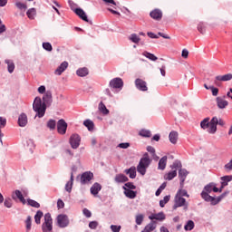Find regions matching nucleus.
Wrapping results in <instances>:
<instances>
[{"label":"nucleus","instance_id":"obj_1","mask_svg":"<svg viewBox=\"0 0 232 232\" xmlns=\"http://www.w3.org/2000/svg\"><path fill=\"white\" fill-rule=\"evenodd\" d=\"M44 101V102H43ZM52 92L47 91L43 96V100L41 97H36L33 103V110L36 113V117L39 119L44 117V113H46V104H52Z\"/></svg>","mask_w":232,"mask_h":232},{"label":"nucleus","instance_id":"obj_2","mask_svg":"<svg viewBox=\"0 0 232 232\" xmlns=\"http://www.w3.org/2000/svg\"><path fill=\"white\" fill-rule=\"evenodd\" d=\"M150 164H151V160L150 159V154L146 152L143 154V157L140 159L139 165L137 166L138 173H140V175H146V169H148Z\"/></svg>","mask_w":232,"mask_h":232},{"label":"nucleus","instance_id":"obj_3","mask_svg":"<svg viewBox=\"0 0 232 232\" xmlns=\"http://www.w3.org/2000/svg\"><path fill=\"white\" fill-rule=\"evenodd\" d=\"M44 221L42 224L43 232H53V219L52 218V214L46 213L44 216Z\"/></svg>","mask_w":232,"mask_h":232},{"label":"nucleus","instance_id":"obj_4","mask_svg":"<svg viewBox=\"0 0 232 232\" xmlns=\"http://www.w3.org/2000/svg\"><path fill=\"white\" fill-rule=\"evenodd\" d=\"M174 206L173 209H177V208H182L184 207L185 209H188V202H186V198L180 197L179 195H176L174 199Z\"/></svg>","mask_w":232,"mask_h":232},{"label":"nucleus","instance_id":"obj_5","mask_svg":"<svg viewBox=\"0 0 232 232\" xmlns=\"http://www.w3.org/2000/svg\"><path fill=\"white\" fill-rule=\"evenodd\" d=\"M201 198L206 200V202H211L212 206H217L220 200H222V198H215L214 197H211L208 192L202 191L201 192Z\"/></svg>","mask_w":232,"mask_h":232},{"label":"nucleus","instance_id":"obj_6","mask_svg":"<svg viewBox=\"0 0 232 232\" xmlns=\"http://www.w3.org/2000/svg\"><path fill=\"white\" fill-rule=\"evenodd\" d=\"M232 79V74L231 73H227V74H225V75H218V76H216L215 77V80H214V84L216 86H222V82H226L227 81H231Z\"/></svg>","mask_w":232,"mask_h":232},{"label":"nucleus","instance_id":"obj_7","mask_svg":"<svg viewBox=\"0 0 232 232\" xmlns=\"http://www.w3.org/2000/svg\"><path fill=\"white\" fill-rule=\"evenodd\" d=\"M57 224L59 227H68L70 224V219L68 218V216L64 214H61L57 217Z\"/></svg>","mask_w":232,"mask_h":232},{"label":"nucleus","instance_id":"obj_8","mask_svg":"<svg viewBox=\"0 0 232 232\" xmlns=\"http://www.w3.org/2000/svg\"><path fill=\"white\" fill-rule=\"evenodd\" d=\"M70 144L73 150H77L81 146V136L79 134H72L70 138Z\"/></svg>","mask_w":232,"mask_h":232},{"label":"nucleus","instance_id":"obj_9","mask_svg":"<svg viewBox=\"0 0 232 232\" xmlns=\"http://www.w3.org/2000/svg\"><path fill=\"white\" fill-rule=\"evenodd\" d=\"M66 130H68V123L62 119L57 122V131L60 133V135H65Z\"/></svg>","mask_w":232,"mask_h":232},{"label":"nucleus","instance_id":"obj_10","mask_svg":"<svg viewBox=\"0 0 232 232\" xmlns=\"http://www.w3.org/2000/svg\"><path fill=\"white\" fill-rule=\"evenodd\" d=\"M135 86L137 90H140V92H148V83L144 82L142 79H136Z\"/></svg>","mask_w":232,"mask_h":232},{"label":"nucleus","instance_id":"obj_11","mask_svg":"<svg viewBox=\"0 0 232 232\" xmlns=\"http://www.w3.org/2000/svg\"><path fill=\"white\" fill-rule=\"evenodd\" d=\"M218 124V118L213 117L208 123V133H217V125Z\"/></svg>","mask_w":232,"mask_h":232},{"label":"nucleus","instance_id":"obj_12","mask_svg":"<svg viewBox=\"0 0 232 232\" xmlns=\"http://www.w3.org/2000/svg\"><path fill=\"white\" fill-rule=\"evenodd\" d=\"M110 86L111 88L115 89L122 88V86H124V82H122V79L121 78H114L110 82Z\"/></svg>","mask_w":232,"mask_h":232},{"label":"nucleus","instance_id":"obj_13","mask_svg":"<svg viewBox=\"0 0 232 232\" xmlns=\"http://www.w3.org/2000/svg\"><path fill=\"white\" fill-rule=\"evenodd\" d=\"M216 102L219 110H225V108H227V106L229 105V102L222 97L216 98Z\"/></svg>","mask_w":232,"mask_h":232},{"label":"nucleus","instance_id":"obj_14","mask_svg":"<svg viewBox=\"0 0 232 232\" xmlns=\"http://www.w3.org/2000/svg\"><path fill=\"white\" fill-rule=\"evenodd\" d=\"M93 179V173L92 172H84L81 176V184H88L90 180Z\"/></svg>","mask_w":232,"mask_h":232},{"label":"nucleus","instance_id":"obj_15","mask_svg":"<svg viewBox=\"0 0 232 232\" xmlns=\"http://www.w3.org/2000/svg\"><path fill=\"white\" fill-rule=\"evenodd\" d=\"M150 15L155 21H160L162 19V11L160 9H154L150 12Z\"/></svg>","mask_w":232,"mask_h":232},{"label":"nucleus","instance_id":"obj_16","mask_svg":"<svg viewBox=\"0 0 232 232\" xmlns=\"http://www.w3.org/2000/svg\"><path fill=\"white\" fill-rule=\"evenodd\" d=\"M28 124V116L25 113H21L18 117V125L20 128H24Z\"/></svg>","mask_w":232,"mask_h":232},{"label":"nucleus","instance_id":"obj_17","mask_svg":"<svg viewBox=\"0 0 232 232\" xmlns=\"http://www.w3.org/2000/svg\"><path fill=\"white\" fill-rule=\"evenodd\" d=\"M150 220H159L160 222H162V220H166V215L164 212H160L158 214H151L149 216Z\"/></svg>","mask_w":232,"mask_h":232},{"label":"nucleus","instance_id":"obj_18","mask_svg":"<svg viewBox=\"0 0 232 232\" xmlns=\"http://www.w3.org/2000/svg\"><path fill=\"white\" fill-rule=\"evenodd\" d=\"M13 200H17V198L22 202V204H26V199L23 196V193L20 190H15L12 195Z\"/></svg>","mask_w":232,"mask_h":232},{"label":"nucleus","instance_id":"obj_19","mask_svg":"<svg viewBox=\"0 0 232 232\" xmlns=\"http://www.w3.org/2000/svg\"><path fill=\"white\" fill-rule=\"evenodd\" d=\"M189 172L186 170V169H180L179 170V179L180 180V186H184V182L186 181V177H188Z\"/></svg>","mask_w":232,"mask_h":232},{"label":"nucleus","instance_id":"obj_20","mask_svg":"<svg viewBox=\"0 0 232 232\" xmlns=\"http://www.w3.org/2000/svg\"><path fill=\"white\" fill-rule=\"evenodd\" d=\"M68 68V62H63L61 65L54 71L55 75H62Z\"/></svg>","mask_w":232,"mask_h":232},{"label":"nucleus","instance_id":"obj_21","mask_svg":"<svg viewBox=\"0 0 232 232\" xmlns=\"http://www.w3.org/2000/svg\"><path fill=\"white\" fill-rule=\"evenodd\" d=\"M167 164H168V156H163L159 161L158 169L164 171V169H166Z\"/></svg>","mask_w":232,"mask_h":232},{"label":"nucleus","instance_id":"obj_22","mask_svg":"<svg viewBox=\"0 0 232 232\" xmlns=\"http://www.w3.org/2000/svg\"><path fill=\"white\" fill-rule=\"evenodd\" d=\"M76 15L80 16V19H82V21H85L86 23L89 22L88 20V16L86 15V13L84 12V10L81 9V8H76L74 10Z\"/></svg>","mask_w":232,"mask_h":232},{"label":"nucleus","instance_id":"obj_23","mask_svg":"<svg viewBox=\"0 0 232 232\" xmlns=\"http://www.w3.org/2000/svg\"><path fill=\"white\" fill-rule=\"evenodd\" d=\"M157 229V221H151L149 223L141 232H151Z\"/></svg>","mask_w":232,"mask_h":232},{"label":"nucleus","instance_id":"obj_24","mask_svg":"<svg viewBox=\"0 0 232 232\" xmlns=\"http://www.w3.org/2000/svg\"><path fill=\"white\" fill-rule=\"evenodd\" d=\"M101 189H102V187L101 186V184L99 183H94L92 188H91V193L92 195H99V191H101Z\"/></svg>","mask_w":232,"mask_h":232},{"label":"nucleus","instance_id":"obj_25","mask_svg":"<svg viewBox=\"0 0 232 232\" xmlns=\"http://www.w3.org/2000/svg\"><path fill=\"white\" fill-rule=\"evenodd\" d=\"M124 189V195L128 198H135V197H137V192L123 187Z\"/></svg>","mask_w":232,"mask_h":232},{"label":"nucleus","instance_id":"obj_26","mask_svg":"<svg viewBox=\"0 0 232 232\" xmlns=\"http://www.w3.org/2000/svg\"><path fill=\"white\" fill-rule=\"evenodd\" d=\"M6 126V118L0 117V142L3 144V137H5V134L1 132V130Z\"/></svg>","mask_w":232,"mask_h":232},{"label":"nucleus","instance_id":"obj_27","mask_svg":"<svg viewBox=\"0 0 232 232\" xmlns=\"http://www.w3.org/2000/svg\"><path fill=\"white\" fill-rule=\"evenodd\" d=\"M126 175L130 176V179H135L137 177V169L135 167H130L128 169H125Z\"/></svg>","mask_w":232,"mask_h":232},{"label":"nucleus","instance_id":"obj_28","mask_svg":"<svg viewBox=\"0 0 232 232\" xmlns=\"http://www.w3.org/2000/svg\"><path fill=\"white\" fill-rule=\"evenodd\" d=\"M169 139L171 144H175L179 140V132L172 130L169 135Z\"/></svg>","mask_w":232,"mask_h":232},{"label":"nucleus","instance_id":"obj_29","mask_svg":"<svg viewBox=\"0 0 232 232\" xmlns=\"http://www.w3.org/2000/svg\"><path fill=\"white\" fill-rule=\"evenodd\" d=\"M89 71L88 68L83 67V68H80L76 71V75H78V77H86V75H88Z\"/></svg>","mask_w":232,"mask_h":232},{"label":"nucleus","instance_id":"obj_30","mask_svg":"<svg viewBox=\"0 0 232 232\" xmlns=\"http://www.w3.org/2000/svg\"><path fill=\"white\" fill-rule=\"evenodd\" d=\"M72 188H73V173L71 174V179L65 185V191L72 193Z\"/></svg>","mask_w":232,"mask_h":232},{"label":"nucleus","instance_id":"obj_31","mask_svg":"<svg viewBox=\"0 0 232 232\" xmlns=\"http://www.w3.org/2000/svg\"><path fill=\"white\" fill-rule=\"evenodd\" d=\"M43 217H44V213H43V211H41V210H38L36 212V214L34 215L35 224H37L39 226V224H41V218H43Z\"/></svg>","mask_w":232,"mask_h":232},{"label":"nucleus","instance_id":"obj_32","mask_svg":"<svg viewBox=\"0 0 232 232\" xmlns=\"http://www.w3.org/2000/svg\"><path fill=\"white\" fill-rule=\"evenodd\" d=\"M175 177H177V170H172L169 171V173L164 175V179L165 180H173V179H175Z\"/></svg>","mask_w":232,"mask_h":232},{"label":"nucleus","instance_id":"obj_33","mask_svg":"<svg viewBox=\"0 0 232 232\" xmlns=\"http://www.w3.org/2000/svg\"><path fill=\"white\" fill-rule=\"evenodd\" d=\"M128 177H126L124 174H118L115 177V182L121 183V182H128Z\"/></svg>","mask_w":232,"mask_h":232},{"label":"nucleus","instance_id":"obj_34","mask_svg":"<svg viewBox=\"0 0 232 232\" xmlns=\"http://www.w3.org/2000/svg\"><path fill=\"white\" fill-rule=\"evenodd\" d=\"M26 15L29 19H35V15H37V11L35 8L28 9L26 12Z\"/></svg>","mask_w":232,"mask_h":232},{"label":"nucleus","instance_id":"obj_35","mask_svg":"<svg viewBox=\"0 0 232 232\" xmlns=\"http://www.w3.org/2000/svg\"><path fill=\"white\" fill-rule=\"evenodd\" d=\"M5 64H7L9 73H14V70H15V64H14V62L5 60Z\"/></svg>","mask_w":232,"mask_h":232},{"label":"nucleus","instance_id":"obj_36","mask_svg":"<svg viewBox=\"0 0 232 232\" xmlns=\"http://www.w3.org/2000/svg\"><path fill=\"white\" fill-rule=\"evenodd\" d=\"M99 110L103 115H108V113H110V111L106 108V105H104L102 102L99 103Z\"/></svg>","mask_w":232,"mask_h":232},{"label":"nucleus","instance_id":"obj_37","mask_svg":"<svg viewBox=\"0 0 232 232\" xmlns=\"http://www.w3.org/2000/svg\"><path fill=\"white\" fill-rule=\"evenodd\" d=\"M129 40L131 41V43H135V44H139L140 43V37L137 35L136 34H132L129 36Z\"/></svg>","mask_w":232,"mask_h":232},{"label":"nucleus","instance_id":"obj_38","mask_svg":"<svg viewBox=\"0 0 232 232\" xmlns=\"http://www.w3.org/2000/svg\"><path fill=\"white\" fill-rule=\"evenodd\" d=\"M83 125L88 128L89 131H92L93 130V121H92L91 120H86L84 122H83Z\"/></svg>","mask_w":232,"mask_h":232},{"label":"nucleus","instance_id":"obj_39","mask_svg":"<svg viewBox=\"0 0 232 232\" xmlns=\"http://www.w3.org/2000/svg\"><path fill=\"white\" fill-rule=\"evenodd\" d=\"M195 227V222L193 220H188V223L185 225L186 231H191Z\"/></svg>","mask_w":232,"mask_h":232},{"label":"nucleus","instance_id":"obj_40","mask_svg":"<svg viewBox=\"0 0 232 232\" xmlns=\"http://www.w3.org/2000/svg\"><path fill=\"white\" fill-rule=\"evenodd\" d=\"M27 204L31 206L32 208H41V204L39 202L34 200V199H27Z\"/></svg>","mask_w":232,"mask_h":232},{"label":"nucleus","instance_id":"obj_41","mask_svg":"<svg viewBox=\"0 0 232 232\" xmlns=\"http://www.w3.org/2000/svg\"><path fill=\"white\" fill-rule=\"evenodd\" d=\"M200 127L202 128V130H208V128L209 127V118L204 119L200 123Z\"/></svg>","mask_w":232,"mask_h":232},{"label":"nucleus","instance_id":"obj_42","mask_svg":"<svg viewBox=\"0 0 232 232\" xmlns=\"http://www.w3.org/2000/svg\"><path fill=\"white\" fill-rule=\"evenodd\" d=\"M139 135H140V137H147L150 139V137H151V131L143 129L140 130Z\"/></svg>","mask_w":232,"mask_h":232},{"label":"nucleus","instance_id":"obj_43","mask_svg":"<svg viewBox=\"0 0 232 232\" xmlns=\"http://www.w3.org/2000/svg\"><path fill=\"white\" fill-rule=\"evenodd\" d=\"M143 55L144 57H147V59H150V61H157V59H159L157 56H155V54L148 52H144Z\"/></svg>","mask_w":232,"mask_h":232},{"label":"nucleus","instance_id":"obj_44","mask_svg":"<svg viewBox=\"0 0 232 232\" xmlns=\"http://www.w3.org/2000/svg\"><path fill=\"white\" fill-rule=\"evenodd\" d=\"M25 227L26 231H30L32 229V216H28L25 220Z\"/></svg>","mask_w":232,"mask_h":232},{"label":"nucleus","instance_id":"obj_45","mask_svg":"<svg viewBox=\"0 0 232 232\" xmlns=\"http://www.w3.org/2000/svg\"><path fill=\"white\" fill-rule=\"evenodd\" d=\"M169 198H170L169 196H165L164 198L160 201V208H164L166 204L169 202Z\"/></svg>","mask_w":232,"mask_h":232},{"label":"nucleus","instance_id":"obj_46","mask_svg":"<svg viewBox=\"0 0 232 232\" xmlns=\"http://www.w3.org/2000/svg\"><path fill=\"white\" fill-rule=\"evenodd\" d=\"M144 222V215L139 214L136 216V224L138 226H140Z\"/></svg>","mask_w":232,"mask_h":232},{"label":"nucleus","instance_id":"obj_47","mask_svg":"<svg viewBox=\"0 0 232 232\" xmlns=\"http://www.w3.org/2000/svg\"><path fill=\"white\" fill-rule=\"evenodd\" d=\"M55 126H57L55 120H49L47 121V128H49V130H53L55 128Z\"/></svg>","mask_w":232,"mask_h":232},{"label":"nucleus","instance_id":"obj_48","mask_svg":"<svg viewBox=\"0 0 232 232\" xmlns=\"http://www.w3.org/2000/svg\"><path fill=\"white\" fill-rule=\"evenodd\" d=\"M176 195H179V197H187L189 198V194H188V191L186 189H179Z\"/></svg>","mask_w":232,"mask_h":232},{"label":"nucleus","instance_id":"obj_49","mask_svg":"<svg viewBox=\"0 0 232 232\" xmlns=\"http://www.w3.org/2000/svg\"><path fill=\"white\" fill-rule=\"evenodd\" d=\"M43 48L44 50H46V52H52V50H53V48L52 47V44L50 43H44Z\"/></svg>","mask_w":232,"mask_h":232},{"label":"nucleus","instance_id":"obj_50","mask_svg":"<svg viewBox=\"0 0 232 232\" xmlns=\"http://www.w3.org/2000/svg\"><path fill=\"white\" fill-rule=\"evenodd\" d=\"M171 169H176L178 168H182V163L180 161H175L171 166H170Z\"/></svg>","mask_w":232,"mask_h":232},{"label":"nucleus","instance_id":"obj_51","mask_svg":"<svg viewBox=\"0 0 232 232\" xmlns=\"http://www.w3.org/2000/svg\"><path fill=\"white\" fill-rule=\"evenodd\" d=\"M12 205H13V203H12V199L10 198H7L5 199L4 206L5 208H12Z\"/></svg>","mask_w":232,"mask_h":232},{"label":"nucleus","instance_id":"obj_52","mask_svg":"<svg viewBox=\"0 0 232 232\" xmlns=\"http://www.w3.org/2000/svg\"><path fill=\"white\" fill-rule=\"evenodd\" d=\"M198 31L200 32L201 34H206V26H204L203 23H199L198 24Z\"/></svg>","mask_w":232,"mask_h":232},{"label":"nucleus","instance_id":"obj_53","mask_svg":"<svg viewBox=\"0 0 232 232\" xmlns=\"http://www.w3.org/2000/svg\"><path fill=\"white\" fill-rule=\"evenodd\" d=\"M205 193H211L213 191V183H209L204 188Z\"/></svg>","mask_w":232,"mask_h":232},{"label":"nucleus","instance_id":"obj_54","mask_svg":"<svg viewBox=\"0 0 232 232\" xmlns=\"http://www.w3.org/2000/svg\"><path fill=\"white\" fill-rule=\"evenodd\" d=\"M98 226H99V222H97V221H91L89 223L90 229H97Z\"/></svg>","mask_w":232,"mask_h":232},{"label":"nucleus","instance_id":"obj_55","mask_svg":"<svg viewBox=\"0 0 232 232\" xmlns=\"http://www.w3.org/2000/svg\"><path fill=\"white\" fill-rule=\"evenodd\" d=\"M15 6H17L19 8V10H26V8H28V6H26L25 4L18 2L15 4Z\"/></svg>","mask_w":232,"mask_h":232},{"label":"nucleus","instance_id":"obj_56","mask_svg":"<svg viewBox=\"0 0 232 232\" xmlns=\"http://www.w3.org/2000/svg\"><path fill=\"white\" fill-rule=\"evenodd\" d=\"M121 228H122V227H121V226H117V225L111 226V229L112 232H121Z\"/></svg>","mask_w":232,"mask_h":232},{"label":"nucleus","instance_id":"obj_57","mask_svg":"<svg viewBox=\"0 0 232 232\" xmlns=\"http://www.w3.org/2000/svg\"><path fill=\"white\" fill-rule=\"evenodd\" d=\"M82 213L87 218L92 217V211H90L88 208H83Z\"/></svg>","mask_w":232,"mask_h":232},{"label":"nucleus","instance_id":"obj_58","mask_svg":"<svg viewBox=\"0 0 232 232\" xmlns=\"http://www.w3.org/2000/svg\"><path fill=\"white\" fill-rule=\"evenodd\" d=\"M210 90H211L212 95L214 97H217V95H218V88H216L214 86H210Z\"/></svg>","mask_w":232,"mask_h":232},{"label":"nucleus","instance_id":"obj_59","mask_svg":"<svg viewBox=\"0 0 232 232\" xmlns=\"http://www.w3.org/2000/svg\"><path fill=\"white\" fill-rule=\"evenodd\" d=\"M118 148H121V150H128V148H130V143H128V142L120 143L118 145Z\"/></svg>","mask_w":232,"mask_h":232},{"label":"nucleus","instance_id":"obj_60","mask_svg":"<svg viewBox=\"0 0 232 232\" xmlns=\"http://www.w3.org/2000/svg\"><path fill=\"white\" fill-rule=\"evenodd\" d=\"M125 188H128V189H137V187L132 182L125 183Z\"/></svg>","mask_w":232,"mask_h":232},{"label":"nucleus","instance_id":"obj_61","mask_svg":"<svg viewBox=\"0 0 232 232\" xmlns=\"http://www.w3.org/2000/svg\"><path fill=\"white\" fill-rule=\"evenodd\" d=\"M188 55L189 52L187 49H183L181 53V57H183V59H188Z\"/></svg>","mask_w":232,"mask_h":232},{"label":"nucleus","instance_id":"obj_62","mask_svg":"<svg viewBox=\"0 0 232 232\" xmlns=\"http://www.w3.org/2000/svg\"><path fill=\"white\" fill-rule=\"evenodd\" d=\"M147 151H149V153H150L151 157L156 154L155 148H153L151 146L147 147Z\"/></svg>","mask_w":232,"mask_h":232},{"label":"nucleus","instance_id":"obj_63","mask_svg":"<svg viewBox=\"0 0 232 232\" xmlns=\"http://www.w3.org/2000/svg\"><path fill=\"white\" fill-rule=\"evenodd\" d=\"M57 208L58 209H63V208H64V201H63L62 199H58Z\"/></svg>","mask_w":232,"mask_h":232},{"label":"nucleus","instance_id":"obj_64","mask_svg":"<svg viewBox=\"0 0 232 232\" xmlns=\"http://www.w3.org/2000/svg\"><path fill=\"white\" fill-rule=\"evenodd\" d=\"M221 180L227 183V182H231L232 179H231V176H224V177H221Z\"/></svg>","mask_w":232,"mask_h":232}]
</instances>
